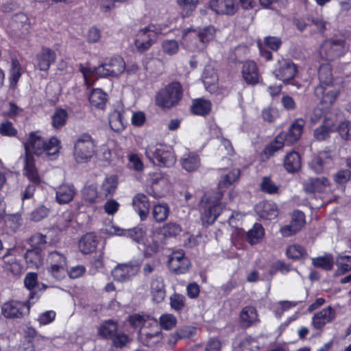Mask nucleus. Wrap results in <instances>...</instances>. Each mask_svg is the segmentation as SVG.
<instances>
[{"label":"nucleus","mask_w":351,"mask_h":351,"mask_svg":"<svg viewBox=\"0 0 351 351\" xmlns=\"http://www.w3.org/2000/svg\"><path fill=\"white\" fill-rule=\"evenodd\" d=\"M319 84L315 88V95L321 104L328 108L334 104L338 95L339 90L333 85L332 66L329 63L322 64L318 70Z\"/></svg>","instance_id":"1"},{"label":"nucleus","mask_w":351,"mask_h":351,"mask_svg":"<svg viewBox=\"0 0 351 351\" xmlns=\"http://www.w3.org/2000/svg\"><path fill=\"white\" fill-rule=\"evenodd\" d=\"M25 157L33 156V154L40 156L45 153L47 156H54L59 153L60 141L56 136L49 140L38 134V132H32L29 134L27 142L24 143Z\"/></svg>","instance_id":"2"},{"label":"nucleus","mask_w":351,"mask_h":351,"mask_svg":"<svg viewBox=\"0 0 351 351\" xmlns=\"http://www.w3.org/2000/svg\"><path fill=\"white\" fill-rule=\"evenodd\" d=\"M215 28L208 26L199 30L185 29L182 34L181 45L190 51H202L215 37Z\"/></svg>","instance_id":"3"},{"label":"nucleus","mask_w":351,"mask_h":351,"mask_svg":"<svg viewBox=\"0 0 351 351\" xmlns=\"http://www.w3.org/2000/svg\"><path fill=\"white\" fill-rule=\"evenodd\" d=\"M125 69V63L121 57H116L106 60L104 63L97 67L86 68L82 64L80 66V71L85 79L93 75L101 77H117L122 73Z\"/></svg>","instance_id":"4"},{"label":"nucleus","mask_w":351,"mask_h":351,"mask_svg":"<svg viewBox=\"0 0 351 351\" xmlns=\"http://www.w3.org/2000/svg\"><path fill=\"white\" fill-rule=\"evenodd\" d=\"M146 157L159 167H171L176 161L172 149L165 145H149L145 149Z\"/></svg>","instance_id":"5"},{"label":"nucleus","mask_w":351,"mask_h":351,"mask_svg":"<svg viewBox=\"0 0 351 351\" xmlns=\"http://www.w3.org/2000/svg\"><path fill=\"white\" fill-rule=\"evenodd\" d=\"M182 95L183 88L181 84L174 81L158 91L156 96V104L162 108H170L180 102Z\"/></svg>","instance_id":"6"},{"label":"nucleus","mask_w":351,"mask_h":351,"mask_svg":"<svg viewBox=\"0 0 351 351\" xmlns=\"http://www.w3.org/2000/svg\"><path fill=\"white\" fill-rule=\"evenodd\" d=\"M95 143L90 134L84 133L78 136L74 144L73 156L77 163L88 161L95 154Z\"/></svg>","instance_id":"7"},{"label":"nucleus","mask_w":351,"mask_h":351,"mask_svg":"<svg viewBox=\"0 0 351 351\" xmlns=\"http://www.w3.org/2000/svg\"><path fill=\"white\" fill-rule=\"evenodd\" d=\"M349 49V45L343 38L333 37L324 40L322 51L328 60H335L343 56Z\"/></svg>","instance_id":"8"},{"label":"nucleus","mask_w":351,"mask_h":351,"mask_svg":"<svg viewBox=\"0 0 351 351\" xmlns=\"http://www.w3.org/2000/svg\"><path fill=\"white\" fill-rule=\"evenodd\" d=\"M30 300L26 302L12 300L5 302L1 306V314L6 318H21L25 314L29 313Z\"/></svg>","instance_id":"9"},{"label":"nucleus","mask_w":351,"mask_h":351,"mask_svg":"<svg viewBox=\"0 0 351 351\" xmlns=\"http://www.w3.org/2000/svg\"><path fill=\"white\" fill-rule=\"evenodd\" d=\"M273 73L277 79L288 82L295 77L298 73V66L290 59L282 58L278 61Z\"/></svg>","instance_id":"10"},{"label":"nucleus","mask_w":351,"mask_h":351,"mask_svg":"<svg viewBox=\"0 0 351 351\" xmlns=\"http://www.w3.org/2000/svg\"><path fill=\"white\" fill-rule=\"evenodd\" d=\"M139 269L140 264L138 262L119 264L112 271V276L114 280L123 282L135 276Z\"/></svg>","instance_id":"11"},{"label":"nucleus","mask_w":351,"mask_h":351,"mask_svg":"<svg viewBox=\"0 0 351 351\" xmlns=\"http://www.w3.org/2000/svg\"><path fill=\"white\" fill-rule=\"evenodd\" d=\"M151 185L147 189L149 195L155 199L161 198L167 192V179L160 172L154 173L151 175Z\"/></svg>","instance_id":"12"},{"label":"nucleus","mask_w":351,"mask_h":351,"mask_svg":"<svg viewBox=\"0 0 351 351\" xmlns=\"http://www.w3.org/2000/svg\"><path fill=\"white\" fill-rule=\"evenodd\" d=\"M208 8L217 14L233 16L239 10L237 0H210Z\"/></svg>","instance_id":"13"},{"label":"nucleus","mask_w":351,"mask_h":351,"mask_svg":"<svg viewBox=\"0 0 351 351\" xmlns=\"http://www.w3.org/2000/svg\"><path fill=\"white\" fill-rule=\"evenodd\" d=\"M332 164V156L330 151L320 152L309 162L310 168L317 174L325 173Z\"/></svg>","instance_id":"14"},{"label":"nucleus","mask_w":351,"mask_h":351,"mask_svg":"<svg viewBox=\"0 0 351 351\" xmlns=\"http://www.w3.org/2000/svg\"><path fill=\"white\" fill-rule=\"evenodd\" d=\"M191 265L189 259L184 256L182 251L173 252L168 262V266L171 272L176 274L186 273Z\"/></svg>","instance_id":"15"},{"label":"nucleus","mask_w":351,"mask_h":351,"mask_svg":"<svg viewBox=\"0 0 351 351\" xmlns=\"http://www.w3.org/2000/svg\"><path fill=\"white\" fill-rule=\"evenodd\" d=\"M330 184V180L324 176L309 178L304 182L303 189L307 194L323 193Z\"/></svg>","instance_id":"16"},{"label":"nucleus","mask_w":351,"mask_h":351,"mask_svg":"<svg viewBox=\"0 0 351 351\" xmlns=\"http://www.w3.org/2000/svg\"><path fill=\"white\" fill-rule=\"evenodd\" d=\"M304 121L303 119H296L291 123L287 132H282L279 134L282 140L288 145L297 142L303 132Z\"/></svg>","instance_id":"17"},{"label":"nucleus","mask_w":351,"mask_h":351,"mask_svg":"<svg viewBox=\"0 0 351 351\" xmlns=\"http://www.w3.org/2000/svg\"><path fill=\"white\" fill-rule=\"evenodd\" d=\"M12 30L19 36L27 35L30 29V23L28 16L24 13L16 14L11 22Z\"/></svg>","instance_id":"18"},{"label":"nucleus","mask_w":351,"mask_h":351,"mask_svg":"<svg viewBox=\"0 0 351 351\" xmlns=\"http://www.w3.org/2000/svg\"><path fill=\"white\" fill-rule=\"evenodd\" d=\"M242 77L247 84L255 85L258 83L260 74L256 64L252 60L246 61L242 67Z\"/></svg>","instance_id":"19"},{"label":"nucleus","mask_w":351,"mask_h":351,"mask_svg":"<svg viewBox=\"0 0 351 351\" xmlns=\"http://www.w3.org/2000/svg\"><path fill=\"white\" fill-rule=\"evenodd\" d=\"M335 315V310L328 306L314 315L312 324L315 329H322L327 323L333 321Z\"/></svg>","instance_id":"20"},{"label":"nucleus","mask_w":351,"mask_h":351,"mask_svg":"<svg viewBox=\"0 0 351 351\" xmlns=\"http://www.w3.org/2000/svg\"><path fill=\"white\" fill-rule=\"evenodd\" d=\"M257 341L247 335H240L233 341V351H257Z\"/></svg>","instance_id":"21"},{"label":"nucleus","mask_w":351,"mask_h":351,"mask_svg":"<svg viewBox=\"0 0 351 351\" xmlns=\"http://www.w3.org/2000/svg\"><path fill=\"white\" fill-rule=\"evenodd\" d=\"M223 206L221 203L208 205L201 215V221L204 226L212 225L223 210Z\"/></svg>","instance_id":"22"},{"label":"nucleus","mask_w":351,"mask_h":351,"mask_svg":"<svg viewBox=\"0 0 351 351\" xmlns=\"http://www.w3.org/2000/svg\"><path fill=\"white\" fill-rule=\"evenodd\" d=\"M132 206L142 221L145 220L149 213L150 204L147 197L143 193H137L132 199Z\"/></svg>","instance_id":"23"},{"label":"nucleus","mask_w":351,"mask_h":351,"mask_svg":"<svg viewBox=\"0 0 351 351\" xmlns=\"http://www.w3.org/2000/svg\"><path fill=\"white\" fill-rule=\"evenodd\" d=\"M56 59L55 51L47 47H43L40 52L36 55L37 65L40 71H47L51 64L55 62Z\"/></svg>","instance_id":"24"},{"label":"nucleus","mask_w":351,"mask_h":351,"mask_svg":"<svg viewBox=\"0 0 351 351\" xmlns=\"http://www.w3.org/2000/svg\"><path fill=\"white\" fill-rule=\"evenodd\" d=\"M256 212L263 219L272 220L278 215L277 206L271 202L265 201L256 206Z\"/></svg>","instance_id":"25"},{"label":"nucleus","mask_w":351,"mask_h":351,"mask_svg":"<svg viewBox=\"0 0 351 351\" xmlns=\"http://www.w3.org/2000/svg\"><path fill=\"white\" fill-rule=\"evenodd\" d=\"M56 194L57 202L65 204L73 200L76 194V189L73 184H63L57 188Z\"/></svg>","instance_id":"26"},{"label":"nucleus","mask_w":351,"mask_h":351,"mask_svg":"<svg viewBox=\"0 0 351 351\" xmlns=\"http://www.w3.org/2000/svg\"><path fill=\"white\" fill-rule=\"evenodd\" d=\"M161 32L162 29L159 25L149 24L138 32L136 38L142 39V40L153 45L156 40L157 35L161 34Z\"/></svg>","instance_id":"27"},{"label":"nucleus","mask_w":351,"mask_h":351,"mask_svg":"<svg viewBox=\"0 0 351 351\" xmlns=\"http://www.w3.org/2000/svg\"><path fill=\"white\" fill-rule=\"evenodd\" d=\"M151 294L154 301L161 302L165 298V289L163 279L161 276H154L150 284Z\"/></svg>","instance_id":"28"},{"label":"nucleus","mask_w":351,"mask_h":351,"mask_svg":"<svg viewBox=\"0 0 351 351\" xmlns=\"http://www.w3.org/2000/svg\"><path fill=\"white\" fill-rule=\"evenodd\" d=\"M117 185L118 180L115 176H110L106 178L99 191V199L103 200L109 195H112L116 191Z\"/></svg>","instance_id":"29"},{"label":"nucleus","mask_w":351,"mask_h":351,"mask_svg":"<svg viewBox=\"0 0 351 351\" xmlns=\"http://www.w3.org/2000/svg\"><path fill=\"white\" fill-rule=\"evenodd\" d=\"M97 244L96 235L93 232H88L82 237L79 242V248L82 253L89 254L95 250Z\"/></svg>","instance_id":"30"},{"label":"nucleus","mask_w":351,"mask_h":351,"mask_svg":"<svg viewBox=\"0 0 351 351\" xmlns=\"http://www.w3.org/2000/svg\"><path fill=\"white\" fill-rule=\"evenodd\" d=\"M241 324L243 327L248 328L258 322L256 309L252 306H245L240 313Z\"/></svg>","instance_id":"31"},{"label":"nucleus","mask_w":351,"mask_h":351,"mask_svg":"<svg viewBox=\"0 0 351 351\" xmlns=\"http://www.w3.org/2000/svg\"><path fill=\"white\" fill-rule=\"evenodd\" d=\"M301 158L300 154L292 151L287 154L284 160V167L289 173H295L301 167Z\"/></svg>","instance_id":"32"},{"label":"nucleus","mask_w":351,"mask_h":351,"mask_svg":"<svg viewBox=\"0 0 351 351\" xmlns=\"http://www.w3.org/2000/svg\"><path fill=\"white\" fill-rule=\"evenodd\" d=\"M25 262L30 268H39L43 263V252L33 249L27 250L24 254Z\"/></svg>","instance_id":"33"},{"label":"nucleus","mask_w":351,"mask_h":351,"mask_svg":"<svg viewBox=\"0 0 351 351\" xmlns=\"http://www.w3.org/2000/svg\"><path fill=\"white\" fill-rule=\"evenodd\" d=\"M25 171L26 176L33 184H40V178L35 167L34 156H28L25 158Z\"/></svg>","instance_id":"34"},{"label":"nucleus","mask_w":351,"mask_h":351,"mask_svg":"<svg viewBox=\"0 0 351 351\" xmlns=\"http://www.w3.org/2000/svg\"><path fill=\"white\" fill-rule=\"evenodd\" d=\"M211 103L210 101L199 98L194 99L191 106L192 113L200 116H206L211 110Z\"/></svg>","instance_id":"35"},{"label":"nucleus","mask_w":351,"mask_h":351,"mask_svg":"<svg viewBox=\"0 0 351 351\" xmlns=\"http://www.w3.org/2000/svg\"><path fill=\"white\" fill-rule=\"evenodd\" d=\"M180 163L183 169L191 172L198 169L200 165V159L195 153L185 154L180 160Z\"/></svg>","instance_id":"36"},{"label":"nucleus","mask_w":351,"mask_h":351,"mask_svg":"<svg viewBox=\"0 0 351 351\" xmlns=\"http://www.w3.org/2000/svg\"><path fill=\"white\" fill-rule=\"evenodd\" d=\"M138 332L141 338L143 339L145 344L147 346L158 342L161 338L160 328L153 329L152 332H149L147 328H141Z\"/></svg>","instance_id":"37"},{"label":"nucleus","mask_w":351,"mask_h":351,"mask_svg":"<svg viewBox=\"0 0 351 351\" xmlns=\"http://www.w3.org/2000/svg\"><path fill=\"white\" fill-rule=\"evenodd\" d=\"M264 236V229L261 223H256L245 235L246 241L251 245L258 243Z\"/></svg>","instance_id":"38"},{"label":"nucleus","mask_w":351,"mask_h":351,"mask_svg":"<svg viewBox=\"0 0 351 351\" xmlns=\"http://www.w3.org/2000/svg\"><path fill=\"white\" fill-rule=\"evenodd\" d=\"M3 268L12 274L16 275L21 272V265L18 263L16 258L10 254H5L3 256Z\"/></svg>","instance_id":"39"},{"label":"nucleus","mask_w":351,"mask_h":351,"mask_svg":"<svg viewBox=\"0 0 351 351\" xmlns=\"http://www.w3.org/2000/svg\"><path fill=\"white\" fill-rule=\"evenodd\" d=\"M89 101L93 106L103 108L107 101V95L101 89H93L89 95Z\"/></svg>","instance_id":"40"},{"label":"nucleus","mask_w":351,"mask_h":351,"mask_svg":"<svg viewBox=\"0 0 351 351\" xmlns=\"http://www.w3.org/2000/svg\"><path fill=\"white\" fill-rule=\"evenodd\" d=\"M117 332V324L112 319L105 321L99 328L98 333L106 339H111Z\"/></svg>","instance_id":"41"},{"label":"nucleus","mask_w":351,"mask_h":351,"mask_svg":"<svg viewBox=\"0 0 351 351\" xmlns=\"http://www.w3.org/2000/svg\"><path fill=\"white\" fill-rule=\"evenodd\" d=\"M27 243L30 245V248L43 252L45 247L47 241V236L40 232L32 234L27 239Z\"/></svg>","instance_id":"42"},{"label":"nucleus","mask_w":351,"mask_h":351,"mask_svg":"<svg viewBox=\"0 0 351 351\" xmlns=\"http://www.w3.org/2000/svg\"><path fill=\"white\" fill-rule=\"evenodd\" d=\"M181 232V226L175 222H168L158 228V233L161 232L165 238L175 237Z\"/></svg>","instance_id":"43"},{"label":"nucleus","mask_w":351,"mask_h":351,"mask_svg":"<svg viewBox=\"0 0 351 351\" xmlns=\"http://www.w3.org/2000/svg\"><path fill=\"white\" fill-rule=\"evenodd\" d=\"M68 119V113L66 110L57 108L51 117V124L55 129H60L65 125Z\"/></svg>","instance_id":"44"},{"label":"nucleus","mask_w":351,"mask_h":351,"mask_svg":"<svg viewBox=\"0 0 351 351\" xmlns=\"http://www.w3.org/2000/svg\"><path fill=\"white\" fill-rule=\"evenodd\" d=\"M312 263L315 267L322 268L326 271H330L334 265L333 256L331 254H326L313 258Z\"/></svg>","instance_id":"45"},{"label":"nucleus","mask_w":351,"mask_h":351,"mask_svg":"<svg viewBox=\"0 0 351 351\" xmlns=\"http://www.w3.org/2000/svg\"><path fill=\"white\" fill-rule=\"evenodd\" d=\"M169 215V208L167 204H157L154 206L152 215L158 223L165 221Z\"/></svg>","instance_id":"46"},{"label":"nucleus","mask_w":351,"mask_h":351,"mask_svg":"<svg viewBox=\"0 0 351 351\" xmlns=\"http://www.w3.org/2000/svg\"><path fill=\"white\" fill-rule=\"evenodd\" d=\"M109 125L115 132H120L124 129L125 125L120 111L115 110L110 114Z\"/></svg>","instance_id":"47"},{"label":"nucleus","mask_w":351,"mask_h":351,"mask_svg":"<svg viewBox=\"0 0 351 351\" xmlns=\"http://www.w3.org/2000/svg\"><path fill=\"white\" fill-rule=\"evenodd\" d=\"M84 200L88 203H94L99 199V193L95 184L86 185L82 191Z\"/></svg>","instance_id":"48"},{"label":"nucleus","mask_w":351,"mask_h":351,"mask_svg":"<svg viewBox=\"0 0 351 351\" xmlns=\"http://www.w3.org/2000/svg\"><path fill=\"white\" fill-rule=\"evenodd\" d=\"M240 173L241 172L239 169H234L228 173L221 176V180L219 182V187L220 189H223L232 185L239 178Z\"/></svg>","instance_id":"49"},{"label":"nucleus","mask_w":351,"mask_h":351,"mask_svg":"<svg viewBox=\"0 0 351 351\" xmlns=\"http://www.w3.org/2000/svg\"><path fill=\"white\" fill-rule=\"evenodd\" d=\"M338 266L337 275H343L351 271V256L339 255L336 261Z\"/></svg>","instance_id":"50"},{"label":"nucleus","mask_w":351,"mask_h":351,"mask_svg":"<svg viewBox=\"0 0 351 351\" xmlns=\"http://www.w3.org/2000/svg\"><path fill=\"white\" fill-rule=\"evenodd\" d=\"M24 283L25 287L31 291L29 295V300H33L34 298V296L36 295V293L32 290L35 289L36 287H37L38 285V275L36 273L34 272H29L27 273L25 280Z\"/></svg>","instance_id":"51"},{"label":"nucleus","mask_w":351,"mask_h":351,"mask_svg":"<svg viewBox=\"0 0 351 351\" xmlns=\"http://www.w3.org/2000/svg\"><path fill=\"white\" fill-rule=\"evenodd\" d=\"M132 240L138 243H141L146 234V228L143 225L126 230V233Z\"/></svg>","instance_id":"52"},{"label":"nucleus","mask_w":351,"mask_h":351,"mask_svg":"<svg viewBox=\"0 0 351 351\" xmlns=\"http://www.w3.org/2000/svg\"><path fill=\"white\" fill-rule=\"evenodd\" d=\"M21 66L18 60L13 59L10 69V86L14 87L21 76Z\"/></svg>","instance_id":"53"},{"label":"nucleus","mask_w":351,"mask_h":351,"mask_svg":"<svg viewBox=\"0 0 351 351\" xmlns=\"http://www.w3.org/2000/svg\"><path fill=\"white\" fill-rule=\"evenodd\" d=\"M286 254L289 258L298 259L300 258H305L307 253L305 249L299 245H293L287 249Z\"/></svg>","instance_id":"54"},{"label":"nucleus","mask_w":351,"mask_h":351,"mask_svg":"<svg viewBox=\"0 0 351 351\" xmlns=\"http://www.w3.org/2000/svg\"><path fill=\"white\" fill-rule=\"evenodd\" d=\"M286 143L278 134L275 140L266 146L264 152L268 156H271L275 152L282 149Z\"/></svg>","instance_id":"55"},{"label":"nucleus","mask_w":351,"mask_h":351,"mask_svg":"<svg viewBox=\"0 0 351 351\" xmlns=\"http://www.w3.org/2000/svg\"><path fill=\"white\" fill-rule=\"evenodd\" d=\"M261 189L269 194H276L278 193L279 187L271 180L270 177L265 176L263 178Z\"/></svg>","instance_id":"56"},{"label":"nucleus","mask_w":351,"mask_h":351,"mask_svg":"<svg viewBox=\"0 0 351 351\" xmlns=\"http://www.w3.org/2000/svg\"><path fill=\"white\" fill-rule=\"evenodd\" d=\"M202 80L205 86H210L217 82V75L212 67L206 66L204 69L202 75Z\"/></svg>","instance_id":"57"},{"label":"nucleus","mask_w":351,"mask_h":351,"mask_svg":"<svg viewBox=\"0 0 351 351\" xmlns=\"http://www.w3.org/2000/svg\"><path fill=\"white\" fill-rule=\"evenodd\" d=\"M291 270L292 269H291L290 265H287L281 261H277L271 265L269 274L271 276H274L278 271H280V273L285 274Z\"/></svg>","instance_id":"58"},{"label":"nucleus","mask_w":351,"mask_h":351,"mask_svg":"<svg viewBox=\"0 0 351 351\" xmlns=\"http://www.w3.org/2000/svg\"><path fill=\"white\" fill-rule=\"evenodd\" d=\"M291 223L293 226L295 231H300L305 223L304 213L300 210L294 211L292 215Z\"/></svg>","instance_id":"59"},{"label":"nucleus","mask_w":351,"mask_h":351,"mask_svg":"<svg viewBox=\"0 0 351 351\" xmlns=\"http://www.w3.org/2000/svg\"><path fill=\"white\" fill-rule=\"evenodd\" d=\"M176 318L171 314L162 315L160 317V328L165 330H171L176 325Z\"/></svg>","instance_id":"60"},{"label":"nucleus","mask_w":351,"mask_h":351,"mask_svg":"<svg viewBox=\"0 0 351 351\" xmlns=\"http://www.w3.org/2000/svg\"><path fill=\"white\" fill-rule=\"evenodd\" d=\"M337 131L343 139L351 141V121H341L337 128Z\"/></svg>","instance_id":"61"},{"label":"nucleus","mask_w":351,"mask_h":351,"mask_svg":"<svg viewBox=\"0 0 351 351\" xmlns=\"http://www.w3.org/2000/svg\"><path fill=\"white\" fill-rule=\"evenodd\" d=\"M332 129L330 125H322L314 131V137L317 141H324L330 136Z\"/></svg>","instance_id":"62"},{"label":"nucleus","mask_w":351,"mask_h":351,"mask_svg":"<svg viewBox=\"0 0 351 351\" xmlns=\"http://www.w3.org/2000/svg\"><path fill=\"white\" fill-rule=\"evenodd\" d=\"M333 179L338 184H345L351 179V171L340 169L333 176Z\"/></svg>","instance_id":"63"},{"label":"nucleus","mask_w":351,"mask_h":351,"mask_svg":"<svg viewBox=\"0 0 351 351\" xmlns=\"http://www.w3.org/2000/svg\"><path fill=\"white\" fill-rule=\"evenodd\" d=\"M49 210L44 206H40L30 214V219L33 221H40L48 216Z\"/></svg>","instance_id":"64"}]
</instances>
